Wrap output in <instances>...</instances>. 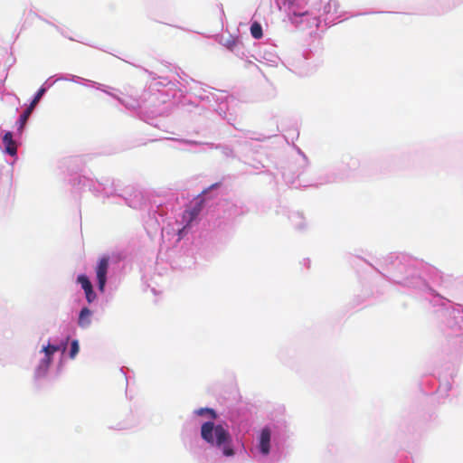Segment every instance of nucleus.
<instances>
[{"label":"nucleus","instance_id":"f8f14e48","mask_svg":"<svg viewBox=\"0 0 463 463\" xmlns=\"http://www.w3.org/2000/svg\"><path fill=\"white\" fill-rule=\"evenodd\" d=\"M250 33L254 39H260L263 35L261 25L254 22L250 26Z\"/></svg>","mask_w":463,"mask_h":463},{"label":"nucleus","instance_id":"1a4fd4ad","mask_svg":"<svg viewBox=\"0 0 463 463\" xmlns=\"http://www.w3.org/2000/svg\"><path fill=\"white\" fill-rule=\"evenodd\" d=\"M220 43L229 51L232 52L239 43V38L237 36L230 35L225 39H222Z\"/></svg>","mask_w":463,"mask_h":463},{"label":"nucleus","instance_id":"39448f33","mask_svg":"<svg viewBox=\"0 0 463 463\" xmlns=\"http://www.w3.org/2000/svg\"><path fill=\"white\" fill-rule=\"evenodd\" d=\"M3 145L5 146V151L10 156H15L17 153V145L16 142L13 138V134L11 132H6L3 137Z\"/></svg>","mask_w":463,"mask_h":463},{"label":"nucleus","instance_id":"4468645a","mask_svg":"<svg viewBox=\"0 0 463 463\" xmlns=\"http://www.w3.org/2000/svg\"><path fill=\"white\" fill-rule=\"evenodd\" d=\"M80 350L79 343L77 340H73L71 344V351H70V357L71 359L75 358V356L78 354Z\"/></svg>","mask_w":463,"mask_h":463},{"label":"nucleus","instance_id":"2eb2a0df","mask_svg":"<svg viewBox=\"0 0 463 463\" xmlns=\"http://www.w3.org/2000/svg\"><path fill=\"white\" fill-rule=\"evenodd\" d=\"M201 211V207H194L193 210L186 212V213L189 215L190 219L193 220L195 218Z\"/></svg>","mask_w":463,"mask_h":463},{"label":"nucleus","instance_id":"ddd939ff","mask_svg":"<svg viewBox=\"0 0 463 463\" xmlns=\"http://www.w3.org/2000/svg\"><path fill=\"white\" fill-rule=\"evenodd\" d=\"M45 92V89L41 88L37 93L35 94L33 99L31 101L30 105L28 106L33 110L34 109L37 103L40 101L41 98L43 97V93Z\"/></svg>","mask_w":463,"mask_h":463},{"label":"nucleus","instance_id":"20e7f679","mask_svg":"<svg viewBox=\"0 0 463 463\" xmlns=\"http://www.w3.org/2000/svg\"><path fill=\"white\" fill-rule=\"evenodd\" d=\"M78 283H80L85 291L86 298L89 303H91L96 298V294L93 291L92 284L89 278L84 275H79L77 278Z\"/></svg>","mask_w":463,"mask_h":463},{"label":"nucleus","instance_id":"0eeeda50","mask_svg":"<svg viewBox=\"0 0 463 463\" xmlns=\"http://www.w3.org/2000/svg\"><path fill=\"white\" fill-rule=\"evenodd\" d=\"M60 350L59 345H48L43 348L44 352L45 357L42 361V364L44 366V369H47L52 361V355L55 352Z\"/></svg>","mask_w":463,"mask_h":463},{"label":"nucleus","instance_id":"9b49d317","mask_svg":"<svg viewBox=\"0 0 463 463\" xmlns=\"http://www.w3.org/2000/svg\"><path fill=\"white\" fill-rule=\"evenodd\" d=\"M33 110L31 109V108H27L24 112L23 114L20 116L18 121H17V124H18V132L19 133H22L24 128V126L26 125V122L29 118V117L31 116L32 112Z\"/></svg>","mask_w":463,"mask_h":463},{"label":"nucleus","instance_id":"7ed1b4c3","mask_svg":"<svg viewBox=\"0 0 463 463\" xmlns=\"http://www.w3.org/2000/svg\"><path fill=\"white\" fill-rule=\"evenodd\" d=\"M109 258L108 256H103L99 260V263L96 267V275L98 279V288L102 292L104 291L106 281H107V273L109 269Z\"/></svg>","mask_w":463,"mask_h":463},{"label":"nucleus","instance_id":"dca6fc26","mask_svg":"<svg viewBox=\"0 0 463 463\" xmlns=\"http://www.w3.org/2000/svg\"><path fill=\"white\" fill-rule=\"evenodd\" d=\"M204 412L209 413L213 419H215L217 417L215 411L213 409H200L198 411V414L203 415Z\"/></svg>","mask_w":463,"mask_h":463},{"label":"nucleus","instance_id":"423d86ee","mask_svg":"<svg viewBox=\"0 0 463 463\" xmlns=\"http://www.w3.org/2000/svg\"><path fill=\"white\" fill-rule=\"evenodd\" d=\"M270 443V430L265 428L261 430L260 437V449L263 455H268L269 452Z\"/></svg>","mask_w":463,"mask_h":463},{"label":"nucleus","instance_id":"9d476101","mask_svg":"<svg viewBox=\"0 0 463 463\" xmlns=\"http://www.w3.org/2000/svg\"><path fill=\"white\" fill-rule=\"evenodd\" d=\"M321 5L324 14H335L337 12L339 7L337 2L335 0H326L325 2H321Z\"/></svg>","mask_w":463,"mask_h":463},{"label":"nucleus","instance_id":"f3484780","mask_svg":"<svg viewBox=\"0 0 463 463\" xmlns=\"http://www.w3.org/2000/svg\"><path fill=\"white\" fill-rule=\"evenodd\" d=\"M296 0H285V2L288 3V5H290V7L293 6L294 3H295Z\"/></svg>","mask_w":463,"mask_h":463},{"label":"nucleus","instance_id":"6e6552de","mask_svg":"<svg viewBox=\"0 0 463 463\" xmlns=\"http://www.w3.org/2000/svg\"><path fill=\"white\" fill-rule=\"evenodd\" d=\"M91 311L88 307H83L79 316L78 324L80 327H87L90 325L91 322Z\"/></svg>","mask_w":463,"mask_h":463},{"label":"nucleus","instance_id":"f257e3e1","mask_svg":"<svg viewBox=\"0 0 463 463\" xmlns=\"http://www.w3.org/2000/svg\"><path fill=\"white\" fill-rule=\"evenodd\" d=\"M201 436L210 445L221 449L224 456L234 455L231 435L222 425H214L212 421L204 422L201 428Z\"/></svg>","mask_w":463,"mask_h":463},{"label":"nucleus","instance_id":"f03ea898","mask_svg":"<svg viewBox=\"0 0 463 463\" xmlns=\"http://www.w3.org/2000/svg\"><path fill=\"white\" fill-rule=\"evenodd\" d=\"M309 13L298 12L296 10H290L288 14L289 21L297 26H301L303 23L307 22V26L311 27L312 25L318 26L319 20L317 17H309Z\"/></svg>","mask_w":463,"mask_h":463}]
</instances>
